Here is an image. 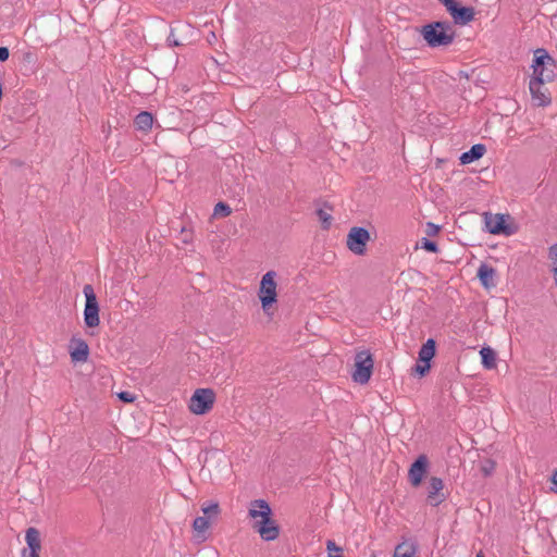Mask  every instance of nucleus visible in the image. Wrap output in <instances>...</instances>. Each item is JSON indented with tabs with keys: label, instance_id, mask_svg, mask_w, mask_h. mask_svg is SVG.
Returning a JSON list of instances; mask_svg holds the SVG:
<instances>
[{
	"label": "nucleus",
	"instance_id": "obj_26",
	"mask_svg": "<svg viewBox=\"0 0 557 557\" xmlns=\"http://www.w3.org/2000/svg\"><path fill=\"white\" fill-rule=\"evenodd\" d=\"M494 469H495V463L492 460H485L481 466V471L484 473V475L492 474Z\"/></svg>",
	"mask_w": 557,
	"mask_h": 557
},
{
	"label": "nucleus",
	"instance_id": "obj_23",
	"mask_svg": "<svg viewBox=\"0 0 557 557\" xmlns=\"http://www.w3.org/2000/svg\"><path fill=\"white\" fill-rule=\"evenodd\" d=\"M327 557H345L343 555V548L337 546L334 541L329 540L326 542Z\"/></svg>",
	"mask_w": 557,
	"mask_h": 557
},
{
	"label": "nucleus",
	"instance_id": "obj_30",
	"mask_svg": "<svg viewBox=\"0 0 557 557\" xmlns=\"http://www.w3.org/2000/svg\"><path fill=\"white\" fill-rule=\"evenodd\" d=\"M438 232H440V227L436 224H434L432 222L426 223V227H425L426 235L435 236L438 234Z\"/></svg>",
	"mask_w": 557,
	"mask_h": 557
},
{
	"label": "nucleus",
	"instance_id": "obj_38",
	"mask_svg": "<svg viewBox=\"0 0 557 557\" xmlns=\"http://www.w3.org/2000/svg\"><path fill=\"white\" fill-rule=\"evenodd\" d=\"M476 557H483V555L482 554H478Z\"/></svg>",
	"mask_w": 557,
	"mask_h": 557
},
{
	"label": "nucleus",
	"instance_id": "obj_32",
	"mask_svg": "<svg viewBox=\"0 0 557 557\" xmlns=\"http://www.w3.org/2000/svg\"><path fill=\"white\" fill-rule=\"evenodd\" d=\"M9 54V49L7 47H0V62L7 61Z\"/></svg>",
	"mask_w": 557,
	"mask_h": 557
},
{
	"label": "nucleus",
	"instance_id": "obj_33",
	"mask_svg": "<svg viewBox=\"0 0 557 557\" xmlns=\"http://www.w3.org/2000/svg\"><path fill=\"white\" fill-rule=\"evenodd\" d=\"M550 272L553 274L554 284L557 287V263L550 264Z\"/></svg>",
	"mask_w": 557,
	"mask_h": 557
},
{
	"label": "nucleus",
	"instance_id": "obj_13",
	"mask_svg": "<svg viewBox=\"0 0 557 557\" xmlns=\"http://www.w3.org/2000/svg\"><path fill=\"white\" fill-rule=\"evenodd\" d=\"M428 469V458L424 455L419 456L409 469V481L413 486H419Z\"/></svg>",
	"mask_w": 557,
	"mask_h": 557
},
{
	"label": "nucleus",
	"instance_id": "obj_11",
	"mask_svg": "<svg viewBox=\"0 0 557 557\" xmlns=\"http://www.w3.org/2000/svg\"><path fill=\"white\" fill-rule=\"evenodd\" d=\"M547 83L548 82H541L540 79H530L529 90L535 107L545 108L552 103V96L549 89L546 87Z\"/></svg>",
	"mask_w": 557,
	"mask_h": 557
},
{
	"label": "nucleus",
	"instance_id": "obj_6",
	"mask_svg": "<svg viewBox=\"0 0 557 557\" xmlns=\"http://www.w3.org/2000/svg\"><path fill=\"white\" fill-rule=\"evenodd\" d=\"M215 403V393L212 388H197L189 398L188 409L196 416H203L211 411Z\"/></svg>",
	"mask_w": 557,
	"mask_h": 557
},
{
	"label": "nucleus",
	"instance_id": "obj_20",
	"mask_svg": "<svg viewBox=\"0 0 557 557\" xmlns=\"http://www.w3.org/2000/svg\"><path fill=\"white\" fill-rule=\"evenodd\" d=\"M481 355L482 364L485 369L492 370L496 368L497 354L496 350H479Z\"/></svg>",
	"mask_w": 557,
	"mask_h": 557
},
{
	"label": "nucleus",
	"instance_id": "obj_29",
	"mask_svg": "<svg viewBox=\"0 0 557 557\" xmlns=\"http://www.w3.org/2000/svg\"><path fill=\"white\" fill-rule=\"evenodd\" d=\"M117 397L122 401L127 403V404L133 403L136 399L135 395L129 393V392H121V393L117 394Z\"/></svg>",
	"mask_w": 557,
	"mask_h": 557
},
{
	"label": "nucleus",
	"instance_id": "obj_24",
	"mask_svg": "<svg viewBox=\"0 0 557 557\" xmlns=\"http://www.w3.org/2000/svg\"><path fill=\"white\" fill-rule=\"evenodd\" d=\"M231 213L232 209L224 202L216 203L213 210L214 216H228Z\"/></svg>",
	"mask_w": 557,
	"mask_h": 557
},
{
	"label": "nucleus",
	"instance_id": "obj_37",
	"mask_svg": "<svg viewBox=\"0 0 557 557\" xmlns=\"http://www.w3.org/2000/svg\"><path fill=\"white\" fill-rule=\"evenodd\" d=\"M552 24L557 26V14L552 17Z\"/></svg>",
	"mask_w": 557,
	"mask_h": 557
},
{
	"label": "nucleus",
	"instance_id": "obj_36",
	"mask_svg": "<svg viewBox=\"0 0 557 557\" xmlns=\"http://www.w3.org/2000/svg\"><path fill=\"white\" fill-rule=\"evenodd\" d=\"M75 348L82 349V348H88L87 344L83 341H77Z\"/></svg>",
	"mask_w": 557,
	"mask_h": 557
},
{
	"label": "nucleus",
	"instance_id": "obj_16",
	"mask_svg": "<svg viewBox=\"0 0 557 557\" xmlns=\"http://www.w3.org/2000/svg\"><path fill=\"white\" fill-rule=\"evenodd\" d=\"M495 276H496V271L494 268H492L485 263L480 265V268L478 270V277L484 288L491 289V288L495 287V285H496Z\"/></svg>",
	"mask_w": 557,
	"mask_h": 557
},
{
	"label": "nucleus",
	"instance_id": "obj_5",
	"mask_svg": "<svg viewBox=\"0 0 557 557\" xmlns=\"http://www.w3.org/2000/svg\"><path fill=\"white\" fill-rule=\"evenodd\" d=\"M532 69L533 74L531 79L553 82L556 76V63L544 49H537L534 52Z\"/></svg>",
	"mask_w": 557,
	"mask_h": 557
},
{
	"label": "nucleus",
	"instance_id": "obj_8",
	"mask_svg": "<svg viewBox=\"0 0 557 557\" xmlns=\"http://www.w3.org/2000/svg\"><path fill=\"white\" fill-rule=\"evenodd\" d=\"M371 240L368 230L354 226L349 230L346 238L347 248L356 256H363L367 252V245Z\"/></svg>",
	"mask_w": 557,
	"mask_h": 557
},
{
	"label": "nucleus",
	"instance_id": "obj_12",
	"mask_svg": "<svg viewBox=\"0 0 557 557\" xmlns=\"http://www.w3.org/2000/svg\"><path fill=\"white\" fill-rule=\"evenodd\" d=\"M436 350H419V358L414 366L411 368L412 374L423 377L426 375L431 368V361L435 356Z\"/></svg>",
	"mask_w": 557,
	"mask_h": 557
},
{
	"label": "nucleus",
	"instance_id": "obj_17",
	"mask_svg": "<svg viewBox=\"0 0 557 557\" xmlns=\"http://www.w3.org/2000/svg\"><path fill=\"white\" fill-rule=\"evenodd\" d=\"M485 152L486 148L484 145H473L469 151H466L460 156V162L462 164L472 163L473 161L481 159L485 154Z\"/></svg>",
	"mask_w": 557,
	"mask_h": 557
},
{
	"label": "nucleus",
	"instance_id": "obj_7",
	"mask_svg": "<svg viewBox=\"0 0 557 557\" xmlns=\"http://www.w3.org/2000/svg\"><path fill=\"white\" fill-rule=\"evenodd\" d=\"M483 218L487 232L493 235L504 234L509 236L517 231L515 226L507 223L510 220L508 214L486 212L483 214Z\"/></svg>",
	"mask_w": 557,
	"mask_h": 557
},
{
	"label": "nucleus",
	"instance_id": "obj_31",
	"mask_svg": "<svg viewBox=\"0 0 557 557\" xmlns=\"http://www.w3.org/2000/svg\"><path fill=\"white\" fill-rule=\"evenodd\" d=\"M548 259L550 260L552 264L557 263V244L548 247Z\"/></svg>",
	"mask_w": 557,
	"mask_h": 557
},
{
	"label": "nucleus",
	"instance_id": "obj_15",
	"mask_svg": "<svg viewBox=\"0 0 557 557\" xmlns=\"http://www.w3.org/2000/svg\"><path fill=\"white\" fill-rule=\"evenodd\" d=\"M25 541L29 549V557H39L41 548L40 533L35 528H28L25 534Z\"/></svg>",
	"mask_w": 557,
	"mask_h": 557
},
{
	"label": "nucleus",
	"instance_id": "obj_21",
	"mask_svg": "<svg viewBox=\"0 0 557 557\" xmlns=\"http://www.w3.org/2000/svg\"><path fill=\"white\" fill-rule=\"evenodd\" d=\"M317 215H318V219H319V222L321 224V226L324 228V230H329L332 225V222H333V216L332 214L325 210V209H319L317 211Z\"/></svg>",
	"mask_w": 557,
	"mask_h": 557
},
{
	"label": "nucleus",
	"instance_id": "obj_25",
	"mask_svg": "<svg viewBox=\"0 0 557 557\" xmlns=\"http://www.w3.org/2000/svg\"><path fill=\"white\" fill-rule=\"evenodd\" d=\"M89 350H71V359L74 363L86 362Z\"/></svg>",
	"mask_w": 557,
	"mask_h": 557
},
{
	"label": "nucleus",
	"instance_id": "obj_2",
	"mask_svg": "<svg viewBox=\"0 0 557 557\" xmlns=\"http://www.w3.org/2000/svg\"><path fill=\"white\" fill-rule=\"evenodd\" d=\"M258 298L263 313L272 318L276 311L278 299L277 273L275 271L271 270L262 275L258 288Z\"/></svg>",
	"mask_w": 557,
	"mask_h": 557
},
{
	"label": "nucleus",
	"instance_id": "obj_35",
	"mask_svg": "<svg viewBox=\"0 0 557 557\" xmlns=\"http://www.w3.org/2000/svg\"><path fill=\"white\" fill-rule=\"evenodd\" d=\"M552 491H554L555 493H557V470L555 471V473L553 474V478H552Z\"/></svg>",
	"mask_w": 557,
	"mask_h": 557
},
{
	"label": "nucleus",
	"instance_id": "obj_14",
	"mask_svg": "<svg viewBox=\"0 0 557 557\" xmlns=\"http://www.w3.org/2000/svg\"><path fill=\"white\" fill-rule=\"evenodd\" d=\"M444 483L443 480L436 476H432L428 483V500L430 505L437 506L445 499L443 494Z\"/></svg>",
	"mask_w": 557,
	"mask_h": 557
},
{
	"label": "nucleus",
	"instance_id": "obj_19",
	"mask_svg": "<svg viewBox=\"0 0 557 557\" xmlns=\"http://www.w3.org/2000/svg\"><path fill=\"white\" fill-rule=\"evenodd\" d=\"M417 547L412 542H403L396 546L393 557H413Z\"/></svg>",
	"mask_w": 557,
	"mask_h": 557
},
{
	"label": "nucleus",
	"instance_id": "obj_1",
	"mask_svg": "<svg viewBox=\"0 0 557 557\" xmlns=\"http://www.w3.org/2000/svg\"><path fill=\"white\" fill-rule=\"evenodd\" d=\"M248 518L252 529L263 541H274L280 535V528L272 518V509L264 499H255L249 503Z\"/></svg>",
	"mask_w": 557,
	"mask_h": 557
},
{
	"label": "nucleus",
	"instance_id": "obj_34",
	"mask_svg": "<svg viewBox=\"0 0 557 557\" xmlns=\"http://www.w3.org/2000/svg\"><path fill=\"white\" fill-rule=\"evenodd\" d=\"M421 348H435V341L432 338H429Z\"/></svg>",
	"mask_w": 557,
	"mask_h": 557
},
{
	"label": "nucleus",
	"instance_id": "obj_10",
	"mask_svg": "<svg viewBox=\"0 0 557 557\" xmlns=\"http://www.w3.org/2000/svg\"><path fill=\"white\" fill-rule=\"evenodd\" d=\"M456 24L466 25L473 21L474 9L460 7L456 0H440Z\"/></svg>",
	"mask_w": 557,
	"mask_h": 557
},
{
	"label": "nucleus",
	"instance_id": "obj_28",
	"mask_svg": "<svg viewBox=\"0 0 557 557\" xmlns=\"http://www.w3.org/2000/svg\"><path fill=\"white\" fill-rule=\"evenodd\" d=\"M421 247L430 252H436L437 251V245L434 242H431L426 238H422L421 240Z\"/></svg>",
	"mask_w": 557,
	"mask_h": 557
},
{
	"label": "nucleus",
	"instance_id": "obj_27",
	"mask_svg": "<svg viewBox=\"0 0 557 557\" xmlns=\"http://www.w3.org/2000/svg\"><path fill=\"white\" fill-rule=\"evenodd\" d=\"M201 509L205 515H218L219 505L216 503H210L208 505H203Z\"/></svg>",
	"mask_w": 557,
	"mask_h": 557
},
{
	"label": "nucleus",
	"instance_id": "obj_22",
	"mask_svg": "<svg viewBox=\"0 0 557 557\" xmlns=\"http://www.w3.org/2000/svg\"><path fill=\"white\" fill-rule=\"evenodd\" d=\"M210 527V522L206 517H197L194 520L193 528L198 534H203Z\"/></svg>",
	"mask_w": 557,
	"mask_h": 557
},
{
	"label": "nucleus",
	"instance_id": "obj_4",
	"mask_svg": "<svg viewBox=\"0 0 557 557\" xmlns=\"http://www.w3.org/2000/svg\"><path fill=\"white\" fill-rule=\"evenodd\" d=\"M374 361L370 350H358L354 357L350 375L351 380L360 385H366L373 373Z\"/></svg>",
	"mask_w": 557,
	"mask_h": 557
},
{
	"label": "nucleus",
	"instance_id": "obj_9",
	"mask_svg": "<svg viewBox=\"0 0 557 557\" xmlns=\"http://www.w3.org/2000/svg\"><path fill=\"white\" fill-rule=\"evenodd\" d=\"M83 293L86 298L84 309V321L88 327H96L100 323L99 305L94 287L90 284L84 286Z\"/></svg>",
	"mask_w": 557,
	"mask_h": 557
},
{
	"label": "nucleus",
	"instance_id": "obj_18",
	"mask_svg": "<svg viewBox=\"0 0 557 557\" xmlns=\"http://www.w3.org/2000/svg\"><path fill=\"white\" fill-rule=\"evenodd\" d=\"M134 124L138 131L148 133L152 128L153 116L150 112L143 111L136 115Z\"/></svg>",
	"mask_w": 557,
	"mask_h": 557
},
{
	"label": "nucleus",
	"instance_id": "obj_3",
	"mask_svg": "<svg viewBox=\"0 0 557 557\" xmlns=\"http://www.w3.org/2000/svg\"><path fill=\"white\" fill-rule=\"evenodd\" d=\"M420 33L430 47L448 46L454 41V33L442 22L428 24Z\"/></svg>",
	"mask_w": 557,
	"mask_h": 557
}]
</instances>
